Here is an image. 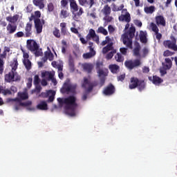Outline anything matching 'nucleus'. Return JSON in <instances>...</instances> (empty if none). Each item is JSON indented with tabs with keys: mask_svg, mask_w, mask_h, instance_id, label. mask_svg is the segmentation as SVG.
I'll return each mask as SVG.
<instances>
[{
	"mask_svg": "<svg viewBox=\"0 0 177 177\" xmlns=\"http://www.w3.org/2000/svg\"><path fill=\"white\" fill-rule=\"evenodd\" d=\"M119 21H123L127 23L125 25L124 29V34L122 35L121 38L122 43L127 46L129 49H133L132 44L133 39V24L131 25L129 28V23H131V14L128 12V10L124 8L122 10V14L118 17Z\"/></svg>",
	"mask_w": 177,
	"mask_h": 177,
	"instance_id": "obj_1",
	"label": "nucleus"
},
{
	"mask_svg": "<svg viewBox=\"0 0 177 177\" xmlns=\"http://www.w3.org/2000/svg\"><path fill=\"white\" fill-rule=\"evenodd\" d=\"M65 111L68 115L75 117V110L78 107L77 104V97L74 95H69L64 98Z\"/></svg>",
	"mask_w": 177,
	"mask_h": 177,
	"instance_id": "obj_2",
	"label": "nucleus"
},
{
	"mask_svg": "<svg viewBox=\"0 0 177 177\" xmlns=\"http://www.w3.org/2000/svg\"><path fill=\"white\" fill-rule=\"evenodd\" d=\"M18 66L19 62H17V59H14L13 62L11 64V71L5 75L6 82H16L21 80V77L16 72Z\"/></svg>",
	"mask_w": 177,
	"mask_h": 177,
	"instance_id": "obj_3",
	"label": "nucleus"
},
{
	"mask_svg": "<svg viewBox=\"0 0 177 177\" xmlns=\"http://www.w3.org/2000/svg\"><path fill=\"white\" fill-rule=\"evenodd\" d=\"M94 86H97V82H91L88 78L84 77L83 82L82 83V87L83 89L86 90V92L84 93L82 96V100H83V102H85V100L88 99V94L93 91Z\"/></svg>",
	"mask_w": 177,
	"mask_h": 177,
	"instance_id": "obj_4",
	"label": "nucleus"
},
{
	"mask_svg": "<svg viewBox=\"0 0 177 177\" xmlns=\"http://www.w3.org/2000/svg\"><path fill=\"white\" fill-rule=\"evenodd\" d=\"M26 48L28 50L34 53L36 57H39V56L42 55V50L39 49V45L34 39H28L26 41Z\"/></svg>",
	"mask_w": 177,
	"mask_h": 177,
	"instance_id": "obj_5",
	"label": "nucleus"
},
{
	"mask_svg": "<svg viewBox=\"0 0 177 177\" xmlns=\"http://www.w3.org/2000/svg\"><path fill=\"white\" fill-rule=\"evenodd\" d=\"M134 48H133V55L138 59L133 60V67H140L142 66V55L140 54V49H142V46H140V44L138 41L134 42Z\"/></svg>",
	"mask_w": 177,
	"mask_h": 177,
	"instance_id": "obj_6",
	"label": "nucleus"
},
{
	"mask_svg": "<svg viewBox=\"0 0 177 177\" xmlns=\"http://www.w3.org/2000/svg\"><path fill=\"white\" fill-rule=\"evenodd\" d=\"M177 39L175 36L171 35L170 36V40H165L163 41V45L165 48H168L169 49H171L175 52H177V45H176Z\"/></svg>",
	"mask_w": 177,
	"mask_h": 177,
	"instance_id": "obj_7",
	"label": "nucleus"
},
{
	"mask_svg": "<svg viewBox=\"0 0 177 177\" xmlns=\"http://www.w3.org/2000/svg\"><path fill=\"white\" fill-rule=\"evenodd\" d=\"M21 52L23 53V64L25 66V68L28 71H30L32 67V63H31V61H30L28 59L30 58V55H28V53L26 52L23 48H21Z\"/></svg>",
	"mask_w": 177,
	"mask_h": 177,
	"instance_id": "obj_8",
	"label": "nucleus"
},
{
	"mask_svg": "<svg viewBox=\"0 0 177 177\" xmlns=\"http://www.w3.org/2000/svg\"><path fill=\"white\" fill-rule=\"evenodd\" d=\"M138 88L140 92H142L146 88L145 80H140L138 77L133 78V89Z\"/></svg>",
	"mask_w": 177,
	"mask_h": 177,
	"instance_id": "obj_9",
	"label": "nucleus"
},
{
	"mask_svg": "<svg viewBox=\"0 0 177 177\" xmlns=\"http://www.w3.org/2000/svg\"><path fill=\"white\" fill-rule=\"evenodd\" d=\"M115 93V87L113 84H109L103 91V93L105 96H111V95H114Z\"/></svg>",
	"mask_w": 177,
	"mask_h": 177,
	"instance_id": "obj_10",
	"label": "nucleus"
},
{
	"mask_svg": "<svg viewBox=\"0 0 177 177\" xmlns=\"http://www.w3.org/2000/svg\"><path fill=\"white\" fill-rule=\"evenodd\" d=\"M45 24V20H42L39 19H35V28H36L37 34H41L42 32V26Z\"/></svg>",
	"mask_w": 177,
	"mask_h": 177,
	"instance_id": "obj_11",
	"label": "nucleus"
},
{
	"mask_svg": "<svg viewBox=\"0 0 177 177\" xmlns=\"http://www.w3.org/2000/svg\"><path fill=\"white\" fill-rule=\"evenodd\" d=\"M31 104H32V102L31 101L15 103L14 105V110H15V111H19V110H20V107H28V106H31Z\"/></svg>",
	"mask_w": 177,
	"mask_h": 177,
	"instance_id": "obj_12",
	"label": "nucleus"
},
{
	"mask_svg": "<svg viewBox=\"0 0 177 177\" xmlns=\"http://www.w3.org/2000/svg\"><path fill=\"white\" fill-rule=\"evenodd\" d=\"M78 1H79V3H80V5H81V6H85V8L88 7L89 9H91V8H92L93 6V5H95L96 0H90L89 2L88 0H78Z\"/></svg>",
	"mask_w": 177,
	"mask_h": 177,
	"instance_id": "obj_13",
	"label": "nucleus"
},
{
	"mask_svg": "<svg viewBox=\"0 0 177 177\" xmlns=\"http://www.w3.org/2000/svg\"><path fill=\"white\" fill-rule=\"evenodd\" d=\"M77 89V84H65L64 86V92H71V93H75Z\"/></svg>",
	"mask_w": 177,
	"mask_h": 177,
	"instance_id": "obj_14",
	"label": "nucleus"
},
{
	"mask_svg": "<svg viewBox=\"0 0 177 177\" xmlns=\"http://www.w3.org/2000/svg\"><path fill=\"white\" fill-rule=\"evenodd\" d=\"M148 79H149V81H151L153 85H160V84H162L164 81L162 80V79H161V77L157 75H153V77H151V76H149Z\"/></svg>",
	"mask_w": 177,
	"mask_h": 177,
	"instance_id": "obj_15",
	"label": "nucleus"
},
{
	"mask_svg": "<svg viewBox=\"0 0 177 177\" xmlns=\"http://www.w3.org/2000/svg\"><path fill=\"white\" fill-rule=\"evenodd\" d=\"M156 23L157 26H162V27H165L167 25V22L165 21V19L162 15H158L155 17Z\"/></svg>",
	"mask_w": 177,
	"mask_h": 177,
	"instance_id": "obj_16",
	"label": "nucleus"
},
{
	"mask_svg": "<svg viewBox=\"0 0 177 177\" xmlns=\"http://www.w3.org/2000/svg\"><path fill=\"white\" fill-rule=\"evenodd\" d=\"M25 35L26 38H28L32 35V24L27 23L25 28Z\"/></svg>",
	"mask_w": 177,
	"mask_h": 177,
	"instance_id": "obj_17",
	"label": "nucleus"
},
{
	"mask_svg": "<svg viewBox=\"0 0 177 177\" xmlns=\"http://www.w3.org/2000/svg\"><path fill=\"white\" fill-rule=\"evenodd\" d=\"M42 78H45L47 81H50L51 78L55 77V71L49 72L45 71L41 73Z\"/></svg>",
	"mask_w": 177,
	"mask_h": 177,
	"instance_id": "obj_18",
	"label": "nucleus"
},
{
	"mask_svg": "<svg viewBox=\"0 0 177 177\" xmlns=\"http://www.w3.org/2000/svg\"><path fill=\"white\" fill-rule=\"evenodd\" d=\"M144 12L147 14V15H153V13H154V12H156V6H150L149 7H145L144 8Z\"/></svg>",
	"mask_w": 177,
	"mask_h": 177,
	"instance_id": "obj_19",
	"label": "nucleus"
},
{
	"mask_svg": "<svg viewBox=\"0 0 177 177\" xmlns=\"http://www.w3.org/2000/svg\"><path fill=\"white\" fill-rule=\"evenodd\" d=\"M16 30H17V26L16 25L8 24L7 26V31L9 34H15V32H16Z\"/></svg>",
	"mask_w": 177,
	"mask_h": 177,
	"instance_id": "obj_20",
	"label": "nucleus"
},
{
	"mask_svg": "<svg viewBox=\"0 0 177 177\" xmlns=\"http://www.w3.org/2000/svg\"><path fill=\"white\" fill-rule=\"evenodd\" d=\"M139 38L142 44H147V34L143 32V30H140Z\"/></svg>",
	"mask_w": 177,
	"mask_h": 177,
	"instance_id": "obj_21",
	"label": "nucleus"
},
{
	"mask_svg": "<svg viewBox=\"0 0 177 177\" xmlns=\"http://www.w3.org/2000/svg\"><path fill=\"white\" fill-rule=\"evenodd\" d=\"M109 68L113 74H117L120 71V66L117 64H111Z\"/></svg>",
	"mask_w": 177,
	"mask_h": 177,
	"instance_id": "obj_22",
	"label": "nucleus"
},
{
	"mask_svg": "<svg viewBox=\"0 0 177 177\" xmlns=\"http://www.w3.org/2000/svg\"><path fill=\"white\" fill-rule=\"evenodd\" d=\"M38 110H48V103L46 101H40L39 104L37 105Z\"/></svg>",
	"mask_w": 177,
	"mask_h": 177,
	"instance_id": "obj_23",
	"label": "nucleus"
},
{
	"mask_svg": "<svg viewBox=\"0 0 177 177\" xmlns=\"http://www.w3.org/2000/svg\"><path fill=\"white\" fill-rule=\"evenodd\" d=\"M70 2L71 9H73V12H78V5L75 0H68Z\"/></svg>",
	"mask_w": 177,
	"mask_h": 177,
	"instance_id": "obj_24",
	"label": "nucleus"
},
{
	"mask_svg": "<svg viewBox=\"0 0 177 177\" xmlns=\"http://www.w3.org/2000/svg\"><path fill=\"white\" fill-rule=\"evenodd\" d=\"M102 12L104 16H109L111 13V8L109 6V5H106L104 6V8L102 10Z\"/></svg>",
	"mask_w": 177,
	"mask_h": 177,
	"instance_id": "obj_25",
	"label": "nucleus"
},
{
	"mask_svg": "<svg viewBox=\"0 0 177 177\" xmlns=\"http://www.w3.org/2000/svg\"><path fill=\"white\" fill-rule=\"evenodd\" d=\"M56 95V92L53 90H49V97L48 100H47L48 103H52L53 100H55V96Z\"/></svg>",
	"mask_w": 177,
	"mask_h": 177,
	"instance_id": "obj_26",
	"label": "nucleus"
},
{
	"mask_svg": "<svg viewBox=\"0 0 177 177\" xmlns=\"http://www.w3.org/2000/svg\"><path fill=\"white\" fill-rule=\"evenodd\" d=\"M32 3L35 6H38L39 9H44L45 8V4L40 0H32Z\"/></svg>",
	"mask_w": 177,
	"mask_h": 177,
	"instance_id": "obj_27",
	"label": "nucleus"
},
{
	"mask_svg": "<svg viewBox=\"0 0 177 177\" xmlns=\"http://www.w3.org/2000/svg\"><path fill=\"white\" fill-rule=\"evenodd\" d=\"M59 26L61 27V33L63 35H67V24H66V22H62Z\"/></svg>",
	"mask_w": 177,
	"mask_h": 177,
	"instance_id": "obj_28",
	"label": "nucleus"
},
{
	"mask_svg": "<svg viewBox=\"0 0 177 177\" xmlns=\"http://www.w3.org/2000/svg\"><path fill=\"white\" fill-rule=\"evenodd\" d=\"M68 66L69 70H71L72 72L75 71V65L74 64V59L71 57H70L68 59Z\"/></svg>",
	"mask_w": 177,
	"mask_h": 177,
	"instance_id": "obj_29",
	"label": "nucleus"
},
{
	"mask_svg": "<svg viewBox=\"0 0 177 177\" xmlns=\"http://www.w3.org/2000/svg\"><path fill=\"white\" fill-rule=\"evenodd\" d=\"M96 55V51L95 50H90L89 53H84L83 55L84 59H91V57H93Z\"/></svg>",
	"mask_w": 177,
	"mask_h": 177,
	"instance_id": "obj_30",
	"label": "nucleus"
},
{
	"mask_svg": "<svg viewBox=\"0 0 177 177\" xmlns=\"http://www.w3.org/2000/svg\"><path fill=\"white\" fill-rule=\"evenodd\" d=\"M6 19L7 20V21H9V23L12 24V23H16V21H17V20L19 19V17H17V15H14L13 17H6Z\"/></svg>",
	"mask_w": 177,
	"mask_h": 177,
	"instance_id": "obj_31",
	"label": "nucleus"
},
{
	"mask_svg": "<svg viewBox=\"0 0 177 177\" xmlns=\"http://www.w3.org/2000/svg\"><path fill=\"white\" fill-rule=\"evenodd\" d=\"M165 68L166 70H169L171 67H172V61L171 60L170 58H165Z\"/></svg>",
	"mask_w": 177,
	"mask_h": 177,
	"instance_id": "obj_32",
	"label": "nucleus"
},
{
	"mask_svg": "<svg viewBox=\"0 0 177 177\" xmlns=\"http://www.w3.org/2000/svg\"><path fill=\"white\" fill-rule=\"evenodd\" d=\"M44 55L46 56V57L49 59L50 62H52L55 57V55H53V53H52V52H50V50H49L48 51H46L44 53Z\"/></svg>",
	"mask_w": 177,
	"mask_h": 177,
	"instance_id": "obj_33",
	"label": "nucleus"
},
{
	"mask_svg": "<svg viewBox=\"0 0 177 177\" xmlns=\"http://www.w3.org/2000/svg\"><path fill=\"white\" fill-rule=\"evenodd\" d=\"M124 66L129 70H133V61L132 60L125 61Z\"/></svg>",
	"mask_w": 177,
	"mask_h": 177,
	"instance_id": "obj_34",
	"label": "nucleus"
},
{
	"mask_svg": "<svg viewBox=\"0 0 177 177\" xmlns=\"http://www.w3.org/2000/svg\"><path fill=\"white\" fill-rule=\"evenodd\" d=\"M115 60H116V62H118V63H123L124 62V57L122 56V55L121 53H118L115 55Z\"/></svg>",
	"mask_w": 177,
	"mask_h": 177,
	"instance_id": "obj_35",
	"label": "nucleus"
},
{
	"mask_svg": "<svg viewBox=\"0 0 177 177\" xmlns=\"http://www.w3.org/2000/svg\"><path fill=\"white\" fill-rule=\"evenodd\" d=\"M113 50V43H110L107 46H106L105 47H104L102 48V53L104 54H106V53H107V52H109V50Z\"/></svg>",
	"mask_w": 177,
	"mask_h": 177,
	"instance_id": "obj_36",
	"label": "nucleus"
},
{
	"mask_svg": "<svg viewBox=\"0 0 177 177\" xmlns=\"http://www.w3.org/2000/svg\"><path fill=\"white\" fill-rule=\"evenodd\" d=\"M18 97L21 100H27L28 99V93L26 92L18 93Z\"/></svg>",
	"mask_w": 177,
	"mask_h": 177,
	"instance_id": "obj_37",
	"label": "nucleus"
},
{
	"mask_svg": "<svg viewBox=\"0 0 177 177\" xmlns=\"http://www.w3.org/2000/svg\"><path fill=\"white\" fill-rule=\"evenodd\" d=\"M124 10V4H121L120 6L113 4V6L112 8L113 12H120V10Z\"/></svg>",
	"mask_w": 177,
	"mask_h": 177,
	"instance_id": "obj_38",
	"label": "nucleus"
},
{
	"mask_svg": "<svg viewBox=\"0 0 177 177\" xmlns=\"http://www.w3.org/2000/svg\"><path fill=\"white\" fill-rule=\"evenodd\" d=\"M97 32H98V34H103V35H108L109 34L107 30H106V28H104L102 26H100L97 28Z\"/></svg>",
	"mask_w": 177,
	"mask_h": 177,
	"instance_id": "obj_39",
	"label": "nucleus"
},
{
	"mask_svg": "<svg viewBox=\"0 0 177 177\" xmlns=\"http://www.w3.org/2000/svg\"><path fill=\"white\" fill-rule=\"evenodd\" d=\"M93 69V66L92 64H86L84 66V70L86 71L87 73H92V70Z\"/></svg>",
	"mask_w": 177,
	"mask_h": 177,
	"instance_id": "obj_40",
	"label": "nucleus"
},
{
	"mask_svg": "<svg viewBox=\"0 0 177 177\" xmlns=\"http://www.w3.org/2000/svg\"><path fill=\"white\" fill-rule=\"evenodd\" d=\"M62 53L64 55H66V52L67 50V41L65 40L62 41Z\"/></svg>",
	"mask_w": 177,
	"mask_h": 177,
	"instance_id": "obj_41",
	"label": "nucleus"
},
{
	"mask_svg": "<svg viewBox=\"0 0 177 177\" xmlns=\"http://www.w3.org/2000/svg\"><path fill=\"white\" fill-rule=\"evenodd\" d=\"M97 73L98 74V77H104V78H106V77H107L108 73L106 71H104L103 69H100L98 71H97Z\"/></svg>",
	"mask_w": 177,
	"mask_h": 177,
	"instance_id": "obj_42",
	"label": "nucleus"
},
{
	"mask_svg": "<svg viewBox=\"0 0 177 177\" xmlns=\"http://www.w3.org/2000/svg\"><path fill=\"white\" fill-rule=\"evenodd\" d=\"M41 90H42V87H41L40 85L37 84V85H36L35 88L32 89L31 91V93L32 94H33V93H41Z\"/></svg>",
	"mask_w": 177,
	"mask_h": 177,
	"instance_id": "obj_43",
	"label": "nucleus"
},
{
	"mask_svg": "<svg viewBox=\"0 0 177 177\" xmlns=\"http://www.w3.org/2000/svg\"><path fill=\"white\" fill-rule=\"evenodd\" d=\"M53 34L55 38H60L62 37V34H60V30L57 28H55Z\"/></svg>",
	"mask_w": 177,
	"mask_h": 177,
	"instance_id": "obj_44",
	"label": "nucleus"
},
{
	"mask_svg": "<svg viewBox=\"0 0 177 177\" xmlns=\"http://www.w3.org/2000/svg\"><path fill=\"white\" fill-rule=\"evenodd\" d=\"M114 53H117V50H113L111 52H109L106 56V59L107 60H111V59H113V56H114Z\"/></svg>",
	"mask_w": 177,
	"mask_h": 177,
	"instance_id": "obj_45",
	"label": "nucleus"
},
{
	"mask_svg": "<svg viewBox=\"0 0 177 177\" xmlns=\"http://www.w3.org/2000/svg\"><path fill=\"white\" fill-rule=\"evenodd\" d=\"M151 30L152 31H153V32H158L160 31V29H158V27H157V25L154 23H151Z\"/></svg>",
	"mask_w": 177,
	"mask_h": 177,
	"instance_id": "obj_46",
	"label": "nucleus"
},
{
	"mask_svg": "<svg viewBox=\"0 0 177 177\" xmlns=\"http://www.w3.org/2000/svg\"><path fill=\"white\" fill-rule=\"evenodd\" d=\"M149 55V48L147 47H144L142 49V55H141V57H146Z\"/></svg>",
	"mask_w": 177,
	"mask_h": 177,
	"instance_id": "obj_47",
	"label": "nucleus"
},
{
	"mask_svg": "<svg viewBox=\"0 0 177 177\" xmlns=\"http://www.w3.org/2000/svg\"><path fill=\"white\" fill-rule=\"evenodd\" d=\"M60 15H61V17H63V19H66L68 17V13L66 10H62Z\"/></svg>",
	"mask_w": 177,
	"mask_h": 177,
	"instance_id": "obj_48",
	"label": "nucleus"
},
{
	"mask_svg": "<svg viewBox=\"0 0 177 177\" xmlns=\"http://www.w3.org/2000/svg\"><path fill=\"white\" fill-rule=\"evenodd\" d=\"M68 6V1L61 0V8H66Z\"/></svg>",
	"mask_w": 177,
	"mask_h": 177,
	"instance_id": "obj_49",
	"label": "nucleus"
},
{
	"mask_svg": "<svg viewBox=\"0 0 177 177\" xmlns=\"http://www.w3.org/2000/svg\"><path fill=\"white\" fill-rule=\"evenodd\" d=\"M48 12H53L55 10V6L53 3H49L47 6Z\"/></svg>",
	"mask_w": 177,
	"mask_h": 177,
	"instance_id": "obj_50",
	"label": "nucleus"
},
{
	"mask_svg": "<svg viewBox=\"0 0 177 177\" xmlns=\"http://www.w3.org/2000/svg\"><path fill=\"white\" fill-rule=\"evenodd\" d=\"M102 67H103V62L100 61H97L96 62V70L98 71V70H102Z\"/></svg>",
	"mask_w": 177,
	"mask_h": 177,
	"instance_id": "obj_51",
	"label": "nucleus"
},
{
	"mask_svg": "<svg viewBox=\"0 0 177 177\" xmlns=\"http://www.w3.org/2000/svg\"><path fill=\"white\" fill-rule=\"evenodd\" d=\"M105 82H106V77H100L99 85H100V88H102V86H103V85H104Z\"/></svg>",
	"mask_w": 177,
	"mask_h": 177,
	"instance_id": "obj_52",
	"label": "nucleus"
},
{
	"mask_svg": "<svg viewBox=\"0 0 177 177\" xmlns=\"http://www.w3.org/2000/svg\"><path fill=\"white\" fill-rule=\"evenodd\" d=\"M120 52L122 53V55H124V56H127V53H128V48H120Z\"/></svg>",
	"mask_w": 177,
	"mask_h": 177,
	"instance_id": "obj_53",
	"label": "nucleus"
},
{
	"mask_svg": "<svg viewBox=\"0 0 177 177\" xmlns=\"http://www.w3.org/2000/svg\"><path fill=\"white\" fill-rule=\"evenodd\" d=\"M3 64H5L3 59L0 58V74L3 73Z\"/></svg>",
	"mask_w": 177,
	"mask_h": 177,
	"instance_id": "obj_54",
	"label": "nucleus"
},
{
	"mask_svg": "<svg viewBox=\"0 0 177 177\" xmlns=\"http://www.w3.org/2000/svg\"><path fill=\"white\" fill-rule=\"evenodd\" d=\"M34 84L35 85H39V76L38 75H35Z\"/></svg>",
	"mask_w": 177,
	"mask_h": 177,
	"instance_id": "obj_55",
	"label": "nucleus"
},
{
	"mask_svg": "<svg viewBox=\"0 0 177 177\" xmlns=\"http://www.w3.org/2000/svg\"><path fill=\"white\" fill-rule=\"evenodd\" d=\"M173 53L172 52H171L169 50H166L164 53H163V56L165 57H167L168 56H172Z\"/></svg>",
	"mask_w": 177,
	"mask_h": 177,
	"instance_id": "obj_56",
	"label": "nucleus"
},
{
	"mask_svg": "<svg viewBox=\"0 0 177 177\" xmlns=\"http://www.w3.org/2000/svg\"><path fill=\"white\" fill-rule=\"evenodd\" d=\"M31 86H32V79L31 77H29L28 79L27 88L30 89Z\"/></svg>",
	"mask_w": 177,
	"mask_h": 177,
	"instance_id": "obj_57",
	"label": "nucleus"
},
{
	"mask_svg": "<svg viewBox=\"0 0 177 177\" xmlns=\"http://www.w3.org/2000/svg\"><path fill=\"white\" fill-rule=\"evenodd\" d=\"M39 97H49V90L46 93H44V92L41 93V94L39 95Z\"/></svg>",
	"mask_w": 177,
	"mask_h": 177,
	"instance_id": "obj_58",
	"label": "nucleus"
},
{
	"mask_svg": "<svg viewBox=\"0 0 177 177\" xmlns=\"http://www.w3.org/2000/svg\"><path fill=\"white\" fill-rule=\"evenodd\" d=\"M24 35V32L19 31L15 35V38H21Z\"/></svg>",
	"mask_w": 177,
	"mask_h": 177,
	"instance_id": "obj_59",
	"label": "nucleus"
},
{
	"mask_svg": "<svg viewBox=\"0 0 177 177\" xmlns=\"http://www.w3.org/2000/svg\"><path fill=\"white\" fill-rule=\"evenodd\" d=\"M108 30L109 34H113V32H114V31H115V29L114 28V27L111 25H109L108 26Z\"/></svg>",
	"mask_w": 177,
	"mask_h": 177,
	"instance_id": "obj_60",
	"label": "nucleus"
},
{
	"mask_svg": "<svg viewBox=\"0 0 177 177\" xmlns=\"http://www.w3.org/2000/svg\"><path fill=\"white\" fill-rule=\"evenodd\" d=\"M2 93L5 96H6V95H12V91H10V90H9V89H3V93Z\"/></svg>",
	"mask_w": 177,
	"mask_h": 177,
	"instance_id": "obj_61",
	"label": "nucleus"
},
{
	"mask_svg": "<svg viewBox=\"0 0 177 177\" xmlns=\"http://www.w3.org/2000/svg\"><path fill=\"white\" fill-rule=\"evenodd\" d=\"M117 80L118 81H121V82H122V81L125 80V73L118 76Z\"/></svg>",
	"mask_w": 177,
	"mask_h": 177,
	"instance_id": "obj_62",
	"label": "nucleus"
},
{
	"mask_svg": "<svg viewBox=\"0 0 177 177\" xmlns=\"http://www.w3.org/2000/svg\"><path fill=\"white\" fill-rule=\"evenodd\" d=\"M88 34L90 35V37H96V32H95V30L93 29H90L88 31Z\"/></svg>",
	"mask_w": 177,
	"mask_h": 177,
	"instance_id": "obj_63",
	"label": "nucleus"
},
{
	"mask_svg": "<svg viewBox=\"0 0 177 177\" xmlns=\"http://www.w3.org/2000/svg\"><path fill=\"white\" fill-rule=\"evenodd\" d=\"M35 19H39V17H41V12L37 10L35 12V15H34Z\"/></svg>",
	"mask_w": 177,
	"mask_h": 177,
	"instance_id": "obj_64",
	"label": "nucleus"
}]
</instances>
